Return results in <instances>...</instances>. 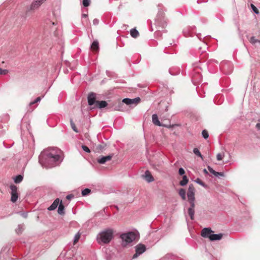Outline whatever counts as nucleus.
I'll list each match as a JSON object with an SVG mask.
<instances>
[{"label": "nucleus", "mask_w": 260, "mask_h": 260, "mask_svg": "<svg viewBox=\"0 0 260 260\" xmlns=\"http://www.w3.org/2000/svg\"><path fill=\"white\" fill-rule=\"evenodd\" d=\"M63 159L62 151L56 147H50L44 150L39 156V163L46 168L58 166Z\"/></svg>", "instance_id": "nucleus-1"}, {"label": "nucleus", "mask_w": 260, "mask_h": 260, "mask_svg": "<svg viewBox=\"0 0 260 260\" xmlns=\"http://www.w3.org/2000/svg\"><path fill=\"white\" fill-rule=\"evenodd\" d=\"M195 189L192 184H190L188 186L187 196L188 201L190 204V207L188 209V214L190 217V219L193 220L194 219V207H195V197H194Z\"/></svg>", "instance_id": "nucleus-2"}, {"label": "nucleus", "mask_w": 260, "mask_h": 260, "mask_svg": "<svg viewBox=\"0 0 260 260\" xmlns=\"http://www.w3.org/2000/svg\"><path fill=\"white\" fill-rule=\"evenodd\" d=\"M114 231L112 229L107 228L101 231L96 237V240L99 244H108L113 237Z\"/></svg>", "instance_id": "nucleus-3"}, {"label": "nucleus", "mask_w": 260, "mask_h": 260, "mask_svg": "<svg viewBox=\"0 0 260 260\" xmlns=\"http://www.w3.org/2000/svg\"><path fill=\"white\" fill-rule=\"evenodd\" d=\"M88 105L92 106V109H102L107 106V103L105 101H99L96 100V95L93 92L90 93L87 97Z\"/></svg>", "instance_id": "nucleus-4"}, {"label": "nucleus", "mask_w": 260, "mask_h": 260, "mask_svg": "<svg viewBox=\"0 0 260 260\" xmlns=\"http://www.w3.org/2000/svg\"><path fill=\"white\" fill-rule=\"evenodd\" d=\"M120 238L122 241V244L123 245H126L132 243L136 239V234L133 232H128L121 234Z\"/></svg>", "instance_id": "nucleus-5"}, {"label": "nucleus", "mask_w": 260, "mask_h": 260, "mask_svg": "<svg viewBox=\"0 0 260 260\" xmlns=\"http://www.w3.org/2000/svg\"><path fill=\"white\" fill-rule=\"evenodd\" d=\"M155 22L156 25L162 28L166 27L167 25V22L165 19L164 13L161 12L159 8L158 13L157 15L156 18H155Z\"/></svg>", "instance_id": "nucleus-6"}, {"label": "nucleus", "mask_w": 260, "mask_h": 260, "mask_svg": "<svg viewBox=\"0 0 260 260\" xmlns=\"http://www.w3.org/2000/svg\"><path fill=\"white\" fill-rule=\"evenodd\" d=\"M11 189V201L15 203L17 201L18 198V193L17 192V187L15 185H10Z\"/></svg>", "instance_id": "nucleus-7"}, {"label": "nucleus", "mask_w": 260, "mask_h": 260, "mask_svg": "<svg viewBox=\"0 0 260 260\" xmlns=\"http://www.w3.org/2000/svg\"><path fill=\"white\" fill-rule=\"evenodd\" d=\"M146 246L142 244H139L136 246V253L134 254L133 258H136L146 251Z\"/></svg>", "instance_id": "nucleus-8"}, {"label": "nucleus", "mask_w": 260, "mask_h": 260, "mask_svg": "<svg viewBox=\"0 0 260 260\" xmlns=\"http://www.w3.org/2000/svg\"><path fill=\"white\" fill-rule=\"evenodd\" d=\"M221 70L225 74H230L232 72V66L230 62L222 63Z\"/></svg>", "instance_id": "nucleus-9"}, {"label": "nucleus", "mask_w": 260, "mask_h": 260, "mask_svg": "<svg viewBox=\"0 0 260 260\" xmlns=\"http://www.w3.org/2000/svg\"><path fill=\"white\" fill-rule=\"evenodd\" d=\"M113 156V154H109L107 156H100L97 159V161L100 164H104L106 162L110 160Z\"/></svg>", "instance_id": "nucleus-10"}, {"label": "nucleus", "mask_w": 260, "mask_h": 260, "mask_svg": "<svg viewBox=\"0 0 260 260\" xmlns=\"http://www.w3.org/2000/svg\"><path fill=\"white\" fill-rule=\"evenodd\" d=\"M213 231L210 228H205L201 232V236L205 238L209 239Z\"/></svg>", "instance_id": "nucleus-11"}, {"label": "nucleus", "mask_w": 260, "mask_h": 260, "mask_svg": "<svg viewBox=\"0 0 260 260\" xmlns=\"http://www.w3.org/2000/svg\"><path fill=\"white\" fill-rule=\"evenodd\" d=\"M46 0H35V1H34L31 4V5L29 7V10L34 11V10L38 9L41 6V5Z\"/></svg>", "instance_id": "nucleus-12"}, {"label": "nucleus", "mask_w": 260, "mask_h": 260, "mask_svg": "<svg viewBox=\"0 0 260 260\" xmlns=\"http://www.w3.org/2000/svg\"><path fill=\"white\" fill-rule=\"evenodd\" d=\"M152 122L153 123V124H154L156 125H157V126H163L168 127L166 125H162L160 123V122L159 121L158 116H157V114H154L152 115Z\"/></svg>", "instance_id": "nucleus-13"}, {"label": "nucleus", "mask_w": 260, "mask_h": 260, "mask_svg": "<svg viewBox=\"0 0 260 260\" xmlns=\"http://www.w3.org/2000/svg\"><path fill=\"white\" fill-rule=\"evenodd\" d=\"M60 203V200L58 198L56 199L53 203L48 208V210L49 211H52L55 209Z\"/></svg>", "instance_id": "nucleus-14"}, {"label": "nucleus", "mask_w": 260, "mask_h": 260, "mask_svg": "<svg viewBox=\"0 0 260 260\" xmlns=\"http://www.w3.org/2000/svg\"><path fill=\"white\" fill-rule=\"evenodd\" d=\"M223 237L222 234H215L213 233H212V235L210 236L209 239L210 241H218L221 239V238Z\"/></svg>", "instance_id": "nucleus-15"}, {"label": "nucleus", "mask_w": 260, "mask_h": 260, "mask_svg": "<svg viewBox=\"0 0 260 260\" xmlns=\"http://www.w3.org/2000/svg\"><path fill=\"white\" fill-rule=\"evenodd\" d=\"M144 179L149 183L152 182L154 180V178L151 174L150 171L147 170L145 172L144 176Z\"/></svg>", "instance_id": "nucleus-16"}, {"label": "nucleus", "mask_w": 260, "mask_h": 260, "mask_svg": "<svg viewBox=\"0 0 260 260\" xmlns=\"http://www.w3.org/2000/svg\"><path fill=\"white\" fill-rule=\"evenodd\" d=\"M209 171L216 177L224 176V173L222 172H218L214 170L210 166L207 167Z\"/></svg>", "instance_id": "nucleus-17"}, {"label": "nucleus", "mask_w": 260, "mask_h": 260, "mask_svg": "<svg viewBox=\"0 0 260 260\" xmlns=\"http://www.w3.org/2000/svg\"><path fill=\"white\" fill-rule=\"evenodd\" d=\"M90 48L93 51H98L99 49L98 41L97 40L94 41L91 44Z\"/></svg>", "instance_id": "nucleus-18"}, {"label": "nucleus", "mask_w": 260, "mask_h": 260, "mask_svg": "<svg viewBox=\"0 0 260 260\" xmlns=\"http://www.w3.org/2000/svg\"><path fill=\"white\" fill-rule=\"evenodd\" d=\"M207 48L208 47L207 44L203 42L202 46L199 48V52H201V54H203L204 53L206 52Z\"/></svg>", "instance_id": "nucleus-19"}, {"label": "nucleus", "mask_w": 260, "mask_h": 260, "mask_svg": "<svg viewBox=\"0 0 260 260\" xmlns=\"http://www.w3.org/2000/svg\"><path fill=\"white\" fill-rule=\"evenodd\" d=\"M130 34L133 38H137L139 35V32L136 28H132L130 30Z\"/></svg>", "instance_id": "nucleus-20"}, {"label": "nucleus", "mask_w": 260, "mask_h": 260, "mask_svg": "<svg viewBox=\"0 0 260 260\" xmlns=\"http://www.w3.org/2000/svg\"><path fill=\"white\" fill-rule=\"evenodd\" d=\"M64 207L63 205L62 204V201H60V203L58 205V213L60 215L63 214L64 213Z\"/></svg>", "instance_id": "nucleus-21"}, {"label": "nucleus", "mask_w": 260, "mask_h": 260, "mask_svg": "<svg viewBox=\"0 0 260 260\" xmlns=\"http://www.w3.org/2000/svg\"><path fill=\"white\" fill-rule=\"evenodd\" d=\"M179 196L181 197V199L183 200H186V191L183 188H181L178 191Z\"/></svg>", "instance_id": "nucleus-22"}, {"label": "nucleus", "mask_w": 260, "mask_h": 260, "mask_svg": "<svg viewBox=\"0 0 260 260\" xmlns=\"http://www.w3.org/2000/svg\"><path fill=\"white\" fill-rule=\"evenodd\" d=\"M192 80L193 82H199L201 81V75L198 73L197 75H194L192 77Z\"/></svg>", "instance_id": "nucleus-23"}, {"label": "nucleus", "mask_w": 260, "mask_h": 260, "mask_svg": "<svg viewBox=\"0 0 260 260\" xmlns=\"http://www.w3.org/2000/svg\"><path fill=\"white\" fill-rule=\"evenodd\" d=\"M140 101L141 99L139 97L133 99H131V106L132 105H134L135 106L137 105L140 103Z\"/></svg>", "instance_id": "nucleus-24"}, {"label": "nucleus", "mask_w": 260, "mask_h": 260, "mask_svg": "<svg viewBox=\"0 0 260 260\" xmlns=\"http://www.w3.org/2000/svg\"><path fill=\"white\" fill-rule=\"evenodd\" d=\"M23 178V177L22 175H18L14 178V182L15 183H19L22 181Z\"/></svg>", "instance_id": "nucleus-25"}, {"label": "nucleus", "mask_w": 260, "mask_h": 260, "mask_svg": "<svg viewBox=\"0 0 260 260\" xmlns=\"http://www.w3.org/2000/svg\"><path fill=\"white\" fill-rule=\"evenodd\" d=\"M188 180L186 176H183L182 180L180 182L179 184L181 186H185L188 183Z\"/></svg>", "instance_id": "nucleus-26"}, {"label": "nucleus", "mask_w": 260, "mask_h": 260, "mask_svg": "<svg viewBox=\"0 0 260 260\" xmlns=\"http://www.w3.org/2000/svg\"><path fill=\"white\" fill-rule=\"evenodd\" d=\"M24 225L23 224H19L17 228L16 229V232L18 234H20L22 233L24 229Z\"/></svg>", "instance_id": "nucleus-27"}, {"label": "nucleus", "mask_w": 260, "mask_h": 260, "mask_svg": "<svg viewBox=\"0 0 260 260\" xmlns=\"http://www.w3.org/2000/svg\"><path fill=\"white\" fill-rule=\"evenodd\" d=\"M193 152L195 155L201 157L202 159H203V155H202L200 151H199V150L198 148H194L193 150Z\"/></svg>", "instance_id": "nucleus-28"}, {"label": "nucleus", "mask_w": 260, "mask_h": 260, "mask_svg": "<svg viewBox=\"0 0 260 260\" xmlns=\"http://www.w3.org/2000/svg\"><path fill=\"white\" fill-rule=\"evenodd\" d=\"M91 192V190L89 188H85L82 191V196H86L88 195Z\"/></svg>", "instance_id": "nucleus-29"}, {"label": "nucleus", "mask_w": 260, "mask_h": 260, "mask_svg": "<svg viewBox=\"0 0 260 260\" xmlns=\"http://www.w3.org/2000/svg\"><path fill=\"white\" fill-rule=\"evenodd\" d=\"M249 42L252 44H255L256 43H260V41L256 39L254 37H251L249 40Z\"/></svg>", "instance_id": "nucleus-30"}, {"label": "nucleus", "mask_w": 260, "mask_h": 260, "mask_svg": "<svg viewBox=\"0 0 260 260\" xmlns=\"http://www.w3.org/2000/svg\"><path fill=\"white\" fill-rule=\"evenodd\" d=\"M195 182L204 187H207V185L204 182H203L200 178H197L195 180Z\"/></svg>", "instance_id": "nucleus-31"}, {"label": "nucleus", "mask_w": 260, "mask_h": 260, "mask_svg": "<svg viewBox=\"0 0 260 260\" xmlns=\"http://www.w3.org/2000/svg\"><path fill=\"white\" fill-rule=\"evenodd\" d=\"M80 236H81V234L79 232H78L75 235V237H74V244H75L76 243H77L79 239L80 238Z\"/></svg>", "instance_id": "nucleus-32"}, {"label": "nucleus", "mask_w": 260, "mask_h": 260, "mask_svg": "<svg viewBox=\"0 0 260 260\" xmlns=\"http://www.w3.org/2000/svg\"><path fill=\"white\" fill-rule=\"evenodd\" d=\"M250 7L252 11L256 14H258L259 13V11L257 9V8L252 4H250Z\"/></svg>", "instance_id": "nucleus-33"}, {"label": "nucleus", "mask_w": 260, "mask_h": 260, "mask_svg": "<svg viewBox=\"0 0 260 260\" xmlns=\"http://www.w3.org/2000/svg\"><path fill=\"white\" fill-rule=\"evenodd\" d=\"M70 122H71V127H72V129H73V131L76 133H78V129H77V128L72 119H71Z\"/></svg>", "instance_id": "nucleus-34"}, {"label": "nucleus", "mask_w": 260, "mask_h": 260, "mask_svg": "<svg viewBox=\"0 0 260 260\" xmlns=\"http://www.w3.org/2000/svg\"><path fill=\"white\" fill-rule=\"evenodd\" d=\"M202 135L203 138L205 139H207L209 137L208 132L206 129L202 131Z\"/></svg>", "instance_id": "nucleus-35"}, {"label": "nucleus", "mask_w": 260, "mask_h": 260, "mask_svg": "<svg viewBox=\"0 0 260 260\" xmlns=\"http://www.w3.org/2000/svg\"><path fill=\"white\" fill-rule=\"evenodd\" d=\"M122 102L127 105L131 106V99L129 98H125L122 100Z\"/></svg>", "instance_id": "nucleus-36"}, {"label": "nucleus", "mask_w": 260, "mask_h": 260, "mask_svg": "<svg viewBox=\"0 0 260 260\" xmlns=\"http://www.w3.org/2000/svg\"><path fill=\"white\" fill-rule=\"evenodd\" d=\"M90 0H83L82 4L84 7H88L90 5Z\"/></svg>", "instance_id": "nucleus-37"}, {"label": "nucleus", "mask_w": 260, "mask_h": 260, "mask_svg": "<svg viewBox=\"0 0 260 260\" xmlns=\"http://www.w3.org/2000/svg\"><path fill=\"white\" fill-rule=\"evenodd\" d=\"M224 156V154L218 153L217 154V159L219 161L221 160Z\"/></svg>", "instance_id": "nucleus-38"}, {"label": "nucleus", "mask_w": 260, "mask_h": 260, "mask_svg": "<svg viewBox=\"0 0 260 260\" xmlns=\"http://www.w3.org/2000/svg\"><path fill=\"white\" fill-rule=\"evenodd\" d=\"M82 148L84 151L87 153H89L90 152L89 148L85 145H82Z\"/></svg>", "instance_id": "nucleus-39"}, {"label": "nucleus", "mask_w": 260, "mask_h": 260, "mask_svg": "<svg viewBox=\"0 0 260 260\" xmlns=\"http://www.w3.org/2000/svg\"><path fill=\"white\" fill-rule=\"evenodd\" d=\"M8 73L7 70L2 69L0 68V75H6Z\"/></svg>", "instance_id": "nucleus-40"}, {"label": "nucleus", "mask_w": 260, "mask_h": 260, "mask_svg": "<svg viewBox=\"0 0 260 260\" xmlns=\"http://www.w3.org/2000/svg\"><path fill=\"white\" fill-rule=\"evenodd\" d=\"M178 173L180 175H183L185 174V171L182 168H180L179 169Z\"/></svg>", "instance_id": "nucleus-41"}, {"label": "nucleus", "mask_w": 260, "mask_h": 260, "mask_svg": "<svg viewBox=\"0 0 260 260\" xmlns=\"http://www.w3.org/2000/svg\"><path fill=\"white\" fill-rule=\"evenodd\" d=\"M20 214L23 218H26L27 217V212H20Z\"/></svg>", "instance_id": "nucleus-42"}, {"label": "nucleus", "mask_w": 260, "mask_h": 260, "mask_svg": "<svg viewBox=\"0 0 260 260\" xmlns=\"http://www.w3.org/2000/svg\"><path fill=\"white\" fill-rule=\"evenodd\" d=\"M74 197V195H73L72 194H68L66 197V199L69 200H70L72 199Z\"/></svg>", "instance_id": "nucleus-43"}, {"label": "nucleus", "mask_w": 260, "mask_h": 260, "mask_svg": "<svg viewBox=\"0 0 260 260\" xmlns=\"http://www.w3.org/2000/svg\"><path fill=\"white\" fill-rule=\"evenodd\" d=\"M99 20L96 18L93 19V23L94 25H98L99 24Z\"/></svg>", "instance_id": "nucleus-44"}, {"label": "nucleus", "mask_w": 260, "mask_h": 260, "mask_svg": "<svg viewBox=\"0 0 260 260\" xmlns=\"http://www.w3.org/2000/svg\"><path fill=\"white\" fill-rule=\"evenodd\" d=\"M42 99V97L39 96L35 100L37 103L39 102Z\"/></svg>", "instance_id": "nucleus-45"}, {"label": "nucleus", "mask_w": 260, "mask_h": 260, "mask_svg": "<svg viewBox=\"0 0 260 260\" xmlns=\"http://www.w3.org/2000/svg\"><path fill=\"white\" fill-rule=\"evenodd\" d=\"M87 14H83L82 15V18L86 19L87 18Z\"/></svg>", "instance_id": "nucleus-46"}, {"label": "nucleus", "mask_w": 260, "mask_h": 260, "mask_svg": "<svg viewBox=\"0 0 260 260\" xmlns=\"http://www.w3.org/2000/svg\"><path fill=\"white\" fill-rule=\"evenodd\" d=\"M256 127L257 129H260V123H258L256 124Z\"/></svg>", "instance_id": "nucleus-47"}, {"label": "nucleus", "mask_w": 260, "mask_h": 260, "mask_svg": "<svg viewBox=\"0 0 260 260\" xmlns=\"http://www.w3.org/2000/svg\"><path fill=\"white\" fill-rule=\"evenodd\" d=\"M37 103V102H36V100H34V101L32 102H31L30 103H29V105L30 106H31Z\"/></svg>", "instance_id": "nucleus-48"}, {"label": "nucleus", "mask_w": 260, "mask_h": 260, "mask_svg": "<svg viewBox=\"0 0 260 260\" xmlns=\"http://www.w3.org/2000/svg\"><path fill=\"white\" fill-rule=\"evenodd\" d=\"M171 257V254H167L165 256V258H170Z\"/></svg>", "instance_id": "nucleus-49"}, {"label": "nucleus", "mask_w": 260, "mask_h": 260, "mask_svg": "<svg viewBox=\"0 0 260 260\" xmlns=\"http://www.w3.org/2000/svg\"><path fill=\"white\" fill-rule=\"evenodd\" d=\"M203 172L206 174H208V172L206 169H204Z\"/></svg>", "instance_id": "nucleus-50"}, {"label": "nucleus", "mask_w": 260, "mask_h": 260, "mask_svg": "<svg viewBox=\"0 0 260 260\" xmlns=\"http://www.w3.org/2000/svg\"><path fill=\"white\" fill-rule=\"evenodd\" d=\"M183 33H184V35H185L186 37H187V36L189 35H188V34H186V30H185V29H184V30H183Z\"/></svg>", "instance_id": "nucleus-51"}, {"label": "nucleus", "mask_w": 260, "mask_h": 260, "mask_svg": "<svg viewBox=\"0 0 260 260\" xmlns=\"http://www.w3.org/2000/svg\"><path fill=\"white\" fill-rule=\"evenodd\" d=\"M197 36L198 37V38L199 39H201V34H198L197 35Z\"/></svg>", "instance_id": "nucleus-52"}, {"label": "nucleus", "mask_w": 260, "mask_h": 260, "mask_svg": "<svg viewBox=\"0 0 260 260\" xmlns=\"http://www.w3.org/2000/svg\"><path fill=\"white\" fill-rule=\"evenodd\" d=\"M52 24L53 25H55V23H54V22H52Z\"/></svg>", "instance_id": "nucleus-53"}, {"label": "nucleus", "mask_w": 260, "mask_h": 260, "mask_svg": "<svg viewBox=\"0 0 260 260\" xmlns=\"http://www.w3.org/2000/svg\"><path fill=\"white\" fill-rule=\"evenodd\" d=\"M158 7H160V5H158Z\"/></svg>", "instance_id": "nucleus-54"}]
</instances>
